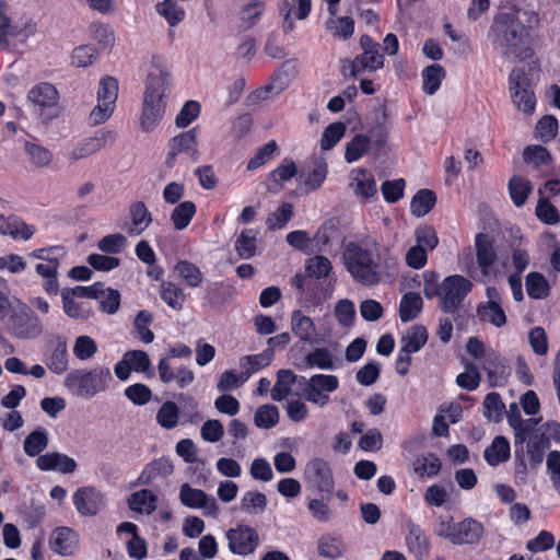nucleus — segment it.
<instances>
[{
	"label": "nucleus",
	"instance_id": "1",
	"mask_svg": "<svg viewBox=\"0 0 560 560\" xmlns=\"http://www.w3.org/2000/svg\"><path fill=\"white\" fill-rule=\"evenodd\" d=\"M342 262L352 279L365 287L378 284L397 267L388 249L381 250L373 238L350 241L343 245Z\"/></svg>",
	"mask_w": 560,
	"mask_h": 560
},
{
	"label": "nucleus",
	"instance_id": "2",
	"mask_svg": "<svg viewBox=\"0 0 560 560\" xmlns=\"http://www.w3.org/2000/svg\"><path fill=\"white\" fill-rule=\"evenodd\" d=\"M170 83V70L163 56L154 55L145 80L143 93L141 127L153 130L165 113V97Z\"/></svg>",
	"mask_w": 560,
	"mask_h": 560
},
{
	"label": "nucleus",
	"instance_id": "3",
	"mask_svg": "<svg viewBox=\"0 0 560 560\" xmlns=\"http://www.w3.org/2000/svg\"><path fill=\"white\" fill-rule=\"evenodd\" d=\"M423 293L427 299L439 298L440 308L454 314L462 305L465 298L472 290V282L467 278L453 275L446 277L441 283L436 282L434 273L425 272Z\"/></svg>",
	"mask_w": 560,
	"mask_h": 560
},
{
	"label": "nucleus",
	"instance_id": "4",
	"mask_svg": "<svg viewBox=\"0 0 560 560\" xmlns=\"http://www.w3.org/2000/svg\"><path fill=\"white\" fill-rule=\"evenodd\" d=\"M113 376L106 366L75 369L70 371L63 381L65 387L75 397L91 399L107 390Z\"/></svg>",
	"mask_w": 560,
	"mask_h": 560
},
{
	"label": "nucleus",
	"instance_id": "5",
	"mask_svg": "<svg viewBox=\"0 0 560 560\" xmlns=\"http://www.w3.org/2000/svg\"><path fill=\"white\" fill-rule=\"evenodd\" d=\"M435 534L453 545H478L486 534V528L471 516L457 523L453 522V517H440L435 525Z\"/></svg>",
	"mask_w": 560,
	"mask_h": 560
},
{
	"label": "nucleus",
	"instance_id": "6",
	"mask_svg": "<svg viewBox=\"0 0 560 560\" xmlns=\"http://www.w3.org/2000/svg\"><path fill=\"white\" fill-rule=\"evenodd\" d=\"M525 27L513 13H500L490 30L492 45L502 54L515 52L521 45Z\"/></svg>",
	"mask_w": 560,
	"mask_h": 560
},
{
	"label": "nucleus",
	"instance_id": "7",
	"mask_svg": "<svg viewBox=\"0 0 560 560\" xmlns=\"http://www.w3.org/2000/svg\"><path fill=\"white\" fill-rule=\"evenodd\" d=\"M30 108L44 124L56 119L60 114V95L56 86L49 82L33 85L26 95Z\"/></svg>",
	"mask_w": 560,
	"mask_h": 560
},
{
	"label": "nucleus",
	"instance_id": "8",
	"mask_svg": "<svg viewBox=\"0 0 560 560\" xmlns=\"http://www.w3.org/2000/svg\"><path fill=\"white\" fill-rule=\"evenodd\" d=\"M8 326L13 336L19 339H35L43 334V324L31 306L18 300L10 310Z\"/></svg>",
	"mask_w": 560,
	"mask_h": 560
},
{
	"label": "nucleus",
	"instance_id": "9",
	"mask_svg": "<svg viewBox=\"0 0 560 560\" xmlns=\"http://www.w3.org/2000/svg\"><path fill=\"white\" fill-rule=\"evenodd\" d=\"M37 32V24L27 15H12L5 13L0 19V49L10 48L12 40L26 43Z\"/></svg>",
	"mask_w": 560,
	"mask_h": 560
},
{
	"label": "nucleus",
	"instance_id": "10",
	"mask_svg": "<svg viewBox=\"0 0 560 560\" xmlns=\"http://www.w3.org/2000/svg\"><path fill=\"white\" fill-rule=\"evenodd\" d=\"M303 478L310 489L315 490L324 499L330 500L335 480L329 463L320 457L310 459L303 470Z\"/></svg>",
	"mask_w": 560,
	"mask_h": 560
},
{
	"label": "nucleus",
	"instance_id": "11",
	"mask_svg": "<svg viewBox=\"0 0 560 560\" xmlns=\"http://www.w3.org/2000/svg\"><path fill=\"white\" fill-rule=\"evenodd\" d=\"M299 384L302 388V396L306 401L324 407L329 401L330 393L338 388L339 380L335 375L315 374L310 378L301 376Z\"/></svg>",
	"mask_w": 560,
	"mask_h": 560
},
{
	"label": "nucleus",
	"instance_id": "12",
	"mask_svg": "<svg viewBox=\"0 0 560 560\" xmlns=\"http://www.w3.org/2000/svg\"><path fill=\"white\" fill-rule=\"evenodd\" d=\"M509 89L513 104L525 114H533L536 98L528 75L523 68H514L509 75Z\"/></svg>",
	"mask_w": 560,
	"mask_h": 560
},
{
	"label": "nucleus",
	"instance_id": "13",
	"mask_svg": "<svg viewBox=\"0 0 560 560\" xmlns=\"http://www.w3.org/2000/svg\"><path fill=\"white\" fill-rule=\"evenodd\" d=\"M509 89L513 104L525 114H533L536 98L528 75L523 68H514L509 75Z\"/></svg>",
	"mask_w": 560,
	"mask_h": 560
},
{
	"label": "nucleus",
	"instance_id": "14",
	"mask_svg": "<svg viewBox=\"0 0 560 560\" xmlns=\"http://www.w3.org/2000/svg\"><path fill=\"white\" fill-rule=\"evenodd\" d=\"M72 503L80 516L93 517L105 510L106 494L95 486L79 487L72 494Z\"/></svg>",
	"mask_w": 560,
	"mask_h": 560
},
{
	"label": "nucleus",
	"instance_id": "15",
	"mask_svg": "<svg viewBox=\"0 0 560 560\" xmlns=\"http://www.w3.org/2000/svg\"><path fill=\"white\" fill-rule=\"evenodd\" d=\"M360 46L363 50L350 65V72L353 77L364 71H376L384 66V56L380 52V45L369 35H362Z\"/></svg>",
	"mask_w": 560,
	"mask_h": 560
},
{
	"label": "nucleus",
	"instance_id": "16",
	"mask_svg": "<svg viewBox=\"0 0 560 560\" xmlns=\"http://www.w3.org/2000/svg\"><path fill=\"white\" fill-rule=\"evenodd\" d=\"M116 138L117 133L115 130L107 128L100 129L93 136L79 141L69 153V158L73 161L88 158L107 145H112Z\"/></svg>",
	"mask_w": 560,
	"mask_h": 560
},
{
	"label": "nucleus",
	"instance_id": "17",
	"mask_svg": "<svg viewBox=\"0 0 560 560\" xmlns=\"http://www.w3.org/2000/svg\"><path fill=\"white\" fill-rule=\"evenodd\" d=\"M226 539L230 551L238 556L253 553L259 544L257 532L247 525H240L229 529L226 532Z\"/></svg>",
	"mask_w": 560,
	"mask_h": 560
},
{
	"label": "nucleus",
	"instance_id": "18",
	"mask_svg": "<svg viewBox=\"0 0 560 560\" xmlns=\"http://www.w3.org/2000/svg\"><path fill=\"white\" fill-rule=\"evenodd\" d=\"M178 154H186L192 162L199 160L198 141L196 129L180 132L168 142V153L165 163L168 167L175 164Z\"/></svg>",
	"mask_w": 560,
	"mask_h": 560
},
{
	"label": "nucleus",
	"instance_id": "19",
	"mask_svg": "<svg viewBox=\"0 0 560 560\" xmlns=\"http://www.w3.org/2000/svg\"><path fill=\"white\" fill-rule=\"evenodd\" d=\"M179 500L187 508L201 509L206 516L217 517L219 514L217 500L203 490L192 488L188 483L180 486Z\"/></svg>",
	"mask_w": 560,
	"mask_h": 560
},
{
	"label": "nucleus",
	"instance_id": "20",
	"mask_svg": "<svg viewBox=\"0 0 560 560\" xmlns=\"http://www.w3.org/2000/svg\"><path fill=\"white\" fill-rule=\"evenodd\" d=\"M488 301L480 303L477 313L481 320L492 324L495 327H502L506 323V316L502 307V298L494 287L486 290Z\"/></svg>",
	"mask_w": 560,
	"mask_h": 560
},
{
	"label": "nucleus",
	"instance_id": "21",
	"mask_svg": "<svg viewBox=\"0 0 560 560\" xmlns=\"http://www.w3.org/2000/svg\"><path fill=\"white\" fill-rule=\"evenodd\" d=\"M349 187L353 195L361 200H370L377 194L374 175L363 167H355L349 174Z\"/></svg>",
	"mask_w": 560,
	"mask_h": 560
},
{
	"label": "nucleus",
	"instance_id": "22",
	"mask_svg": "<svg viewBox=\"0 0 560 560\" xmlns=\"http://www.w3.org/2000/svg\"><path fill=\"white\" fill-rule=\"evenodd\" d=\"M477 262L482 277H490L492 267L498 259L493 240L485 233H478L475 238Z\"/></svg>",
	"mask_w": 560,
	"mask_h": 560
},
{
	"label": "nucleus",
	"instance_id": "23",
	"mask_svg": "<svg viewBox=\"0 0 560 560\" xmlns=\"http://www.w3.org/2000/svg\"><path fill=\"white\" fill-rule=\"evenodd\" d=\"M79 534L68 526H60L51 532L49 547L61 556H72L79 548Z\"/></svg>",
	"mask_w": 560,
	"mask_h": 560
},
{
	"label": "nucleus",
	"instance_id": "24",
	"mask_svg": "<svg viewBox=\"0 0 560 560\" xmlns=\"http://www.w3.org/2000/svg\"><path fill=\"white\" fill-rule=\"evenodd\" d=\"M158 372L162 383L170 384L176 382L179 388L187 387L195 380V374L190 369L184 365L174 366L170 358H162L159 361Z\"/></svg>",
	"mask_w": 560,
	"mask_h": 560
},
{
	"label": "nucleus",
	"instance_id": "25",
	"mask_svg": "<svg viewBox=\"0 0 560 560\" xmlns=\"http://www.w3.org/2000/svg\"><path fill=\"white\" fill-rule=\"evenodd\" d=\"M35 464L42 471L56 470L61 474H72L78 467L73 458L59 452L42 454L36 458Z\"/></svg>",
	"mask_w": 560,
	"mask_h": 560
},
{
	"label": "nucleus",
	"instance_id": "26",
	"mask_svg": "<svg viewBox=\"0 0 560 560\" xmlns=\"http://www.w3.org/2000/svg\"><path fill=\"white\" fill-rule=\"evenodd\" d=\"M36 229L15 215H0V234L11 236L14 240H30Z\"/></svg>",
	"mask_w": 560,
	"mask_h": 560
},
{
	"label": "nucleus",
	"instance_id": "27",
	"mask_svg": "<svg viewBox=\"0 0 560 560\" xmlns=\"http://www.w3.org/2000/svg\"><path fill=\"white\" fill-rule=\"evenodd\" d=\"M483 371L487 372L490 386L504 384L508 372L502 358L494 351H487L480 360Z\"/></svg>",
	"mask_w": 560,
	"mask_h": 560
},
{
	"label": "nucleus",
	"instance_id": "28",
	"mask_svg": "<svg viewBox=\"0 0 560 560\" xmlns=\"http://www.w3.org/2000/svg\"><path fill=\"white\" fill-rule=\"evenodd\" d=\"M298 174L295 163L290 159H284L280 165L275 168L266 179V188L271 194H278L283 184Z\"/></svg>",
	"mask_w": 560,
	"mask_h": 560
},
{
	"label": "nucleus",
	"instance_id": "29",
	"mask_svg": "<svg viewBox=\"0 0 560 560\" xmlns=\"http://www.w3.org/2000/svg\"><path fill=\"white\" fill-rule=\"evenodd\" d=\"M46 366L55 374H63L69 366L67 342L63 338H58L52 348L45 355Z\"/></svg>",
	"mask_w": 560,
	"mask_h": 560
},
{
	"label": "nucleus",
	"instance_id": "30",
	"mask_svg": "<svg viewBox=\"0 0 560 560\" xmlns=\"http://www.w3.org/2000/svg\"><path fill=\"white\" fill-rule=\"evenodd\" d=\"M174 471V466L168 458L161 457L152 460L141 471L138 477L140 485H151L159 478H166Z\"/></svg>",
	"mask_w": 560,
	"mask_h": 560
},
{
	"label": "nucleus",
	"instance_id": "31",
	"mask_svg": "<svg viewBox=\"0 0 560 560\" xmlns=\"http://www.w3.org/2000/svg\"><path fill=\"white\" fill-rule=\"evenodd\" d=\"M130 224L127 233L130 236L140 235L152 222V215L142 201L133 202L129 208Z\"/></svg>",
	"mask_w": 560,
	"mask_h": 560
},
{
	"label": "nucleus",
	"instance_id": "32",
	"mask_svg": "<svg viewBox=\"0 0 560 560\" xmlns=\"http://www.w3.org/2000/svg\"><path fill=\"white\" fill-rule=\"evenodd\" d=\"M291 330L302 341H313L317 337L313 319L300 310H295L291 314Z\"/></svg>",
	"mask_w": 560,
	"mask_h": 560
},
{
	"label": "nucleus",
	"instance_id": "33",
	"mask_svg": "<svg viewBox=\"0 0 560 560\" xmlns=\"http://www.w3.org/2000/svg\"><path fill=\"white\" fill-rule=\"evenodd\" d=\"M275 352L272 349H266L261 353L245 355L240 359V369L246 381L256 372L268 366L273 360Z\"/></svg>",
	"mask_w": 560,
	"mask_h": 560
},
{
	"label": "nucleus",
	"instance_id": "34",
	"mask_svg": "<svg viewBox=\"0 0 560 560\" xmlns=\"http://www.w3.org/2000/svg\"><path fill=\"white\" fill-rule=\"evenodd\" d=\"M127 502L131 511L150 515L156 509L158 497L149 489H141L132 492Z\"/></svg>",
	"mask_w": 560,
	"mask_h": 560
},
{
	"label": "nucleus",
	"instance_id": "35",
	"mask_svg": "<svg viewBox=\"0 0 560 560\" xmlns=\"http://www.w3.org/2000/svg\"><path fill=\"white\" fill-rule=\"evenodd\" d=\"M406 544L417 559H423L429 553L428 539L419 525L408 522Z\"/></svg>",
	"mask_w": 560,
	"mask_h": 560
},
{
	"label": "nucleus",
	"instance_id": "36",
	"mask_svg": "<svg viewBox=\"0 0 560 560\" xmlns=\"http://www.w3.org/2000/svg\"><path fill=\"white\" fill-rule=\"evenodd\" d=\"M293 7H290L288 1L283 2L280 8L281 12L284 13L283 30L291 32L294 28L292 15L299 20H304L311 12V0H292Z\"/></svg>",
	"mask_w": 560,
	"mask_h": 560
},
{
	"label": "nucleus",
	"instance_id": "37",
	"mask_svg": "<svg viewBox=\"0 0 560 560\" xmlns=\"http://www.w3.org/2000/svg\"><path fill=\"white\" fill-rule=\"evenodd\" d=\"M48 431L43 427H37L25 436L23 451L30 457H38L48 447Z\"/></svg>",
	"mask_w": 560,
	"mask_h": 560
},
{
	"label": "nucleus",
	"instance_id": "38",
	"mask_svg": "<svg viewBox=\"0 0 560 560\" xmlns=\"http://www.w3.org/2000/svg\"><path fill=\"white\" fill-rule=\"evenodd\" d=\"M347 550V546L341 537L325 534L317 540V551L320 557L337 559L341 557Z\"/></svg>",
	"mask_w": 560,
	"mask_h": 560
},
{
	"label": "nucleus",
	"instance_id": "39",
	"mask_svg": "<svg viewBox=\"0 0 560 560\" xmlns=\"http://www.w3.org/2000/svg\"><path fill=\"white\" fill-rule=\"evenodd\" d=\"M510 458V443L504 436H495L485 450V459L490 466H498Z\"/></svg>",
	"mask_w": 560,
	"mask_h": 560
},
{
	"label": "nucleus",
	"instance_id": "40",
	"mask_svg": "<svg viewBox=\"0 0 560 560\" xmlns=\"http://www.w3.org/2000/svg\"><path fill=\"white\" fill-rule=\"evenodd\" d=\"M60 262L37 264L36 273L44 279L43 289L49 295H57L59 292L58 269Z\"/></svg>",
	"mask_w": 560,
	"mask_h": 560
},
{
	"label": "nucleus",
	"instance_id": "41",
	"mask_svg": "<svg viewBox=\"0 0 560 560\" xmlns=\"http://www.w3.org/2000/svg\"><path fill=\"white\" fill-rule=\"evenodd\" d=\"M423 301L420 294L408 292L402 295L399 303V317L404 323L413 320L421 312Z\"/></svg>",
	"mask_w": 560,
	"mask_h": 560
},
{
	"label": "nucleus",
	"instance_id": "42",
	"mask_svg": "<svg viewBox=\"0 0 560 560\" xmlns=\"http://www.w3.org/2000/svg\"><path fill=\"white\" fill-rule=\"evenodd\" d=\"M413 471L421 478H433L439 475L441 470V460L433 454L428 453L418 456L413 464Z\"/></svg>",
	"mask_w": 560,
	"mask_h": 560
},
{
	"label": "nucleus",
	"instance_id": "43",
	"mask_svg": "<svg viewBox=\"0 0 560 560\" xmlns=\"http://www.w3.org/2000/svg\"><path fill=\"white\" fill-rule=\"evenodd\" d=\"M514 422H516V427L514 430V446H515V455L518 457V452L524 451V443L527 441L529 435L536 430L537 424L540 419L529 418L517 420L515 417Z\"/></svg>",
	"mask_w": 560,
	"mask_h": 560
},
{
	"label": "nucleus",
	"instance_id": "44",
	"mask_svg": "<svg viewBox=\"0 0 560 560\" xmlns=\"http://www.w3.org/2000/svg\"><path fill=\"white\" fill-rule=\"evenodd\" d=\"M428 340L425 327L416 325L401 338V350L412 354L418 352Z\"/></svg>",
	"mask_w": 560,
	"mask_h": 560
},
{
	"label": "nucleus",
	"instance_id": "45",
	"mask_svg": "<svg viewBox=\"0 0 560 560\" xmlns=\"http://www.w3.org/2000/svg\"><path fill=\"white\" fill-rule=\"evenodd\" d=\"M295 380L296 375L291 370H279L276 384L271 389V399L275 401L283 400L290 394Z\"/></svg>",
	"mask_w": 560,
	"mask_h": 560
},
{
	"label": "nucleus",
	"instance_id": "46",
	"mask_svg": "<svg viewBox=\"0 0 560 560\" xmlns=\"http://www.w3.org/2000/svg\"><path fill=\"white\" fill-rule=\"evenodd\" d=\"M174 270L190 288H198L203 281V275L199 267L188 260H179Z\"/></svg>",
	"mask_w": 560,
	"mask_h": 560
},
{
	"label": "nucleus",
	"instance_id": "47",
	"mask_svg": "<svg viewBox=\"0 0 560 560\" xmlns=\"http://www.w3.org/2000/svg\"><path fill=\"white\" fill-rule=\"evenodd\" d=\"M532 189V183L525 177L513 176L509 182L510 197L516 207L525 205Z\"/></svg>",
	"mask_w": 560,
	"mask_h": 560
},
{
	"label": "nucleus",
	"instance_id": "48",
	"mask_svg": "<svg viewBox=\"0 0 560 560\" xmlns=\"http://www.w3.org/2000/svg\"><path fill=\"white\" fill-rule=\"evenodd\" d=\"M257 232L246 229L241 232L235 241V249L242 259H249L256 254Z\"/></svg>",
	"mask_w": 560,
	"mask_h": 560
},
{
	"label": "nucleus",
	"instance_id": "49",
	"mask_svg": "<svg viewBox=\"0 0 560 560\" xmlns=\"http://www.w3.org/2000/svg\"><path fill=\"white\" fill-rule=\"evenodd\" d=\"M436 197L430 189L419 190L412 198L410 211L413 215L424 217L435 205Z\"/></svg>",
	"mask_w": 560,
	"mask_h": 560
},
{
	"label": "nucleus",
	"instance_id": "50",
	"mask_svg": "<svg viewBox=\"0 0 560 560\" xmlns=\"http://www.w3.org/2000/svg\"><path fill=\"white\" fill-rule=\"evenodd\" d=\"M371 139L366 135H355L347 144L345 160L353 163L360 160L369 150Z\"/></svg>",
	"mask_w": 560,
	"mask_h": 560
},
{
	"label": "nucleus",
	"instance_id": "51",
	"mask_svg": "<svg viewBox=\"0 0 560 560\" xmlns=\"http://www.w3.org/2000/svg\"><path fill=\"white\" fill-rule=\"evenodd\" d=\"M445 77V71L440 65L428 66L422 71L423 91L433 95L441 86V83Z\"/></svg>",
	"mask_w": 560,
	"mask_h": 560
},
{
	"label": "nucleus",
	"instance_id": "52",
	"mask_svg": "<svg viewBox=\"0 0 560 560\" xmlns=\"http://www.w3.org/2000/svg\"><path fill=\"white\" fill-rule=\"evenodd\" d=\"M196 213V206L192 201H183L177 205L172 214L171 221L178 231L186 229Z\"/></svg>",
	"mask_w": 560,
	"mask_h": 560
},
{
	"label": "nucleus",
	"instance_id": "53",
	"mask_svg": "<svg viewBox=\"0 0 560 560\" xmlns=\"http://www.w3.org/2000/svg\"><path fill=\"white\" fill-rule=\"evenodd\" d=\"M161 299L173 310L180 311L184 306L185 294L173 282H162L160 287Z\"/></svg>",
	"mask_w": 560,
	"mask_h": 560
},
{
	"label": "nucleus",
	"instance_id": "54",
	"mask_svg": "<svg viewBox=\"0 0 560 560\" xmlns=\"http://www.w3.org/2000/svg\"><path fill=\"white\" fill-rule=\"evenodd\" d=\"M279 422V410L277 406L266 404L260 406L254 416V423L260 429H270Z\"/></svg>",
	"mask_w": 560,
	"mask_h": 560
},
{
	"label": "nucleus",
	"instance_id": "55",
	"mask_svg": "<svg viewBox=\"0 0 560 560\" xmlns=\"http://www.w3.org/2000/svg\"><path fill=\"white\" fill-rule=\"evenodd\" d=\"M24 151L31 163L37 167H46L52 161V153L38 143L26 141L24 143Z\"/></svg>",
	"mask_w": 560,
	"mask_h": 560
},
{
	"label": "nucleus",
	"instance_id": "56",
	"mask_svg": "<svg viewBox=\"0 0 560 560\" xmlns=\"http://www.w3.org/2000/svg\"><path fill=\"white\" fill-rule=\"evenodd\" d=\"M156 11L171 26L177 25L185 18V11L177 4V0H163L156 5Z\"/></svg>",
	"mask_w": 560,
	"mask_h": 560
},
{
	"label": "nucleus",
	"instance_id": "57",
	"mask_svg": "<svg viewBox=\"0 0 560 560\" xmlns=\"http://www.w3.org/2000/svg\"><path fill=\"white\" fill-rule=\"evenodd\" d=\"M505 406L498 393H489L483 400V416L493 422L502 419Z\"/></svg>",
	"mask_w": 560,
	"mask_h": 560
},
{
	"label": "nucleus",
	"instance_id": "58",
	"mask_svg": "<svg viewBox=\"0 0 560 560\" xmlns=\"http://www.w3.org/2000/svg\"><path fill=\"white\" fill-rule=\"evenodd\" d=\"M267 505V498L259 491H247L241 500V509L249 514L264 512Z\"/></svg>",
	"mask_w": 560,
	"mask_h": 560
},
{
	"label": "nucleus",
	"instance_id": "59",
	"mask_svg": "<svg viewBox=\"0 0 560 560\" xmlns=\"http://www.w3.org/2000/svg\"><path fill=\"white\" fill-rule=\"evenodd\" d=\"M179 409L173 401L164 402L156 413L158 423L164 429H173L177 425Z\"/></svg>",
	"mask_w": 560,
	"mask_h": 560
},
{
	"label": "nucleus",
	"instance_id": "60",
	"mask_svg": "<svg viewBox=\"0 0 560 560\" xmlns=\"http://www.w3.org/2000/svg\"><path fill=\"white\" fill-rule=\"evenodd\" d=\"M153 322V316L148 311H140L135 318V329L137 337L144 343H151L154 340V334L149 328Z\"/></svg>",
	"mask_w": 560,
	"mask_h": 560
},
{
	"label": "nucleus",
	"instance_id": "61",
	"mask_svg": "<svg viewBox=\"0 0 560 560\" xmlns=\"http://www.w3.org/2000/svg\"><path fill=\"white\" fill-rule=\"evenodd\" d=\"M118 81L114 77H105L100 81L97 89V101L116 105L118 97Z\"/></svg>",
	"mask_w": 560,
	"mask_h": 560
},
{
	"label": "nucleus",
	"instance_id": "62",
	"mask_svg": "<svg viewBox=\"0 0 560 560\" xmlns=\"http://www.w3.org/2000/svg\"><path fill=\"white\" fill-rule=\"evenodd\" d=\"M97 352V345L93 338L86 335L79 336L74 340L73 354L80 361H88Z\"/></svg>",
	"mask_w": 560,
	"mask_h": 560
},
{
	"label": "nucleus",
	"instance_id": "63",
	"mask_svg": "<svg viewBox=\"0 0 560 560\" xmlns=\"http://www.w3.org/2000/svg\"><path fill=\"white\" fill-rule=\"evenodd\" d=\"M292 217L293 206L289 202H283L276 211L268 215L266 224L270 230H279L284 228Z\"/></svg>",
	"mask_w": 560,
	"mask_h": 560
},
{
	"label": "nucleus",
	"instance_id": "64",
	"mask_svg": "<svg viewBox=\"0 0 560 560\" xmlns=\"http://www.w3.org/2000/svg\"><path fill=\"white\" fill-rule=\"evenodd\" d=\"M524 161L534 167L548 166L551 163V155L541 145H528L523 152Z\"/></svg>",
	"mask_w": 560,
	"mask_h": 560
}]
</instances>
